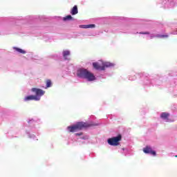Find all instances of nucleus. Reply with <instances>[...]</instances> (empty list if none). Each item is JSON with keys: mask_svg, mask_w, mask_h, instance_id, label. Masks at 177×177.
<instances>
[{"mask_svg": "<svg viewBox=\"0 0 177 177\" xmlns=\"http://www.w3.org/2000/svg\"><path fill=\"white\" fill-rule=\"evenodd\" d=\"M77 75L79 78H83L84 80H86L89 82H92L93 81H95L96 77L93 73L91 71H88L85 68H79L77 71Z\"/></svg>", "mask_w": 177, "mask_h": 177, "instance_id": "obj_1", "label": "nucleus"}, {"mask_svg": "<svg viewBox=\"0 0 177 177\" xmlns=\"http://www.w3.org/2000/svg\"><path fill=\"white\" fill-rule=\"evenodd\" d=\"M176 34H177V32Z\"/></svg>", "mask_w": 177, "mask_h": 177, "instance_id": "obj_20", "label": "nucleus"}, {"mask_svg": "<svg viewBox=\"0 0 177 177\" xmlns=\"http://www.w3.org/2000/svg\"><path fill=\"white\" fill-rule=\"evenodd\" d=\"M122 138V137L121 135H118L116 137L109 138L107 142L109 145H110V146H118V145H120V142H121Z\"/></svg>", "mask_w": 177, "mask_h": 177, "instance_id": "obj_6", "label": "nucleus"}, {"mask_svg": "<svg viewBox=\"0 0 177 177\" xmlns=\"http://www.w3.org/2000/svg\"><path fill=\"white\" fill-rule=\"evenodd\" d=\"M28 136L29 138H30V139H35V136H34V134H30L29 133H28Z\"/></svg>", "mask_w": 177, "mask_h": 177, "instance_id": "obj_17", "label": "nucleus"}, {"mask_svg": "<svg viewBox=\"0 0 177 177\" xmlns=\"http://www.w3.org/2000/svg\"><path fill=\"white\" fill-rule=\"evenodd\" d=\"M120 153H121V154H123V156H128V154H129V149L128 148H122L120 151Z\"/></svg>", "mask_w": 177, "mask_h": 177, "instance_id": "obj_11", "label": "nucleus"}, {"mask_svg": "<svg viewBox=\"0 0 177 177\" xmlns=\"http://www.w3.org/2000/svg\"><path fill=\"white\" fill-rule=\"evenodd\" d=\"M13 49L15 52H17L18 53H21V55H26V53H27V51H26L25 50L17 48V47H14Z\"/></svg>", "mask_w": 177, "mask_h": 177, "instance_id": "obj_10", "label": "nucleus"}, {"mask_svg": "<svg viewBox=\"0 0 177 177\" xmlns=\"http://www.w3.org/2000/svg\"><path fill=\"white\" fill-rule=\"evenodd\" d=\"M143 152L145 153V154H151V156H153V157H156L157 156V153H156V151L153 150L151 147H146L143 148Z\"/></svg>", "mask_w": 177, "mask_h": 177, "instance_id": "obj_7", "label": "nucleus"}, {"mask_svg": "<svg viewBox=\"0 0 177 177\" xmlns=\"http://www.w3.org/2000/svg\"><path fill=\"white\" fill-rule=\"evenodd\" d=\"M95 24L80 25V28H95Z\"/></svg>", "mask_w": 177, "mask_h": 177, "instance_id": "obj_13", "label": "nucleus"}, {"mask_svg": "<svg viewBox=\"0 0 177 177\" xmlns=\"http://www.w3.org/2000/svg\"><path fill=\"white\" fill-rule=\"evenodd\" d=\"M31 91L35 93V95H31L26 96L24 99V102H29L30 100L39 102V100H41V97L45 95V91L41 88H32Z\"/></svg>", "mask_w": 177, "mask_h": 177, "instance_id": "obj_2", "label": "nucleus"}, {"mask_svg": "<svg viewBox=\"0 0 177 177\" xmlns=\"http://www.w3.org/2000/svg\"><path fill=\"white\" fill-rule=\"evenodd\" d=\"M82 139H84V140L89 139V137L88 136H84L82 137Z\"/></svg>", "mask_w": 177, "mask_h": 177, "instance_id": "obj_18", "label": "nucleus"}, {"mask_svg": "<svg viewBox=\"0 0 177 177\" xmlns=\"http://www.w3.org/2000/svg\"><path fill=\"white\" fill-rule=\"evenodd\" d=\"M167 5L169 8H173V6L177 5V0H170V1H168Z\"/></svg>", "mask_w": 177, "mask_h": 177, "instance_id": "obj_12", "label": "nucleus"}, {"mask_svg": "<svg viewBox=\"0 0 177 177\" xmlns=\"http://www.w3.org/2000/svg\"><path fill=\"white\" fill-rule=\"evenodd\" d=\"M70 55H71L70 50L66 49L62 51V56L65 60H68V56H70Z\"/></svg>", "mask_w": 177, "mask_h": 177, "instance_id": "obj_9", "label": "nucleus"}, {"mask_svg": "<svg viewBox=\"0 0 177 177\" xmlns=\"http://www.w3.org/2000/svg\"><path fill=\"white\" fill-rule=\"evenodd\" d=\"M160 118L165 121V122H172V120L169 119V113L167 112H163L160 114Z\"/></svg>", "mask_w": 177, "mask_h": 177, "instance_id": "obj_8", "label": "nucleus"}, {"mask_svg": "<svg viewBox=\"0 0 177 177\" xmlns=\"http://www.w3.org/2000/svg\"><path fill=\"white\" fill-rule=\"evenodd\" d=\"M140 34H143L146 36L147 39H153V38H168V35H158V34H153L149 33L148 32H142Z\"/></svg>", "mask_w": 177, "mask_h": 177, "instance_id": "obj_5", "label": "nucleus"}, {"mask_svg": "<svg viewBox=\"0 0 177 177\" xmlns=\"http://www.w3.org/2000/svg\"><path fill=\"white\" fill-rule=\"evenodd\" d=\"M91 125L97 126L99 125V124H89L84 122H79L75 124L68 126L67 127V131L68 132H78V131H81V129H82L83 128H86V127H91Z\"/></svg>", "mask_w": 177, "mask_h": 177, "instance_id": "obj_3", "label": "nucleus"}, {"mask_svg": "<svg viewBox=\"0 0 177 177\" xmlns=\"http://www.w3.org/2000/svg\"><path fill=\"white\" fill-rule=\"evenodd\" d=\"M63 20L64 21H68L70 20H73V17H71V15H68L65 17H63Z\"/></svg>", "mask_w": 177, "mask_h": 177, "instance_id": "obj_15", "label": "nucleus"}, {"mask_svg": "<svg viewBox=\"0 0 177 177\" xmlns=\"http://www.w3.org/2000/svg\"><path fill=\"white\" fill-rule=\"evenodd\" d=\"M71 13V15H77V13H78V8H77V6H75L72 8Z\"/></svg>", "mask_w": 177, "mask_h": 177, "instance_id": "obj_14", "label": "nucleus"}, {"mask_svg": "<svg viewBox=\"0 0 177 177\" xmlns=\"http://www.w3.org/2000/svg\"><path fill=\"white\" fill-rule=\"evenodd\" d=\"M52 86V82L48 80L46 81V88H50Z\"/></svg>", "mask_w": 177, "mask_h": 177, "instance_id": "obj_16", "label": "nucleus"}, {"mask_svg": "<svg viewBox=\"0 0 177 177\" xmlns=\"http://www.w3.org/2000/svg\"><path fill=\"white\" fill-rule=\"evenodd\" d=\"M115 64L109 62H104L103 60H99L97 62L93 63V67L95 68V70H106V68H109V67H114Z\"/></svg>", "mask_w": 177, "mask_h": 177, "instance_id": "obj_4", "label": "nucleus"}, {"mask_svg": "<svg viewBox=\"0 0 177 177\" xmlns=\"http://www.w3.org/2000/svg\"><path fill=\"white\" fill-rule=\"evenodd\" d=\"M76 136H81L82 135V133H77L75 134Z\"/></svg>", "mask_w": 177, "mask_h": 177, "instance_id": "obj_19", "label": "nucleus"}]
</instances>
